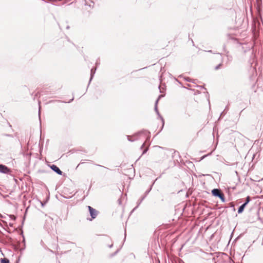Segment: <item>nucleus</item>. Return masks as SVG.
I'll return each instance as SVG.
<instances>
[{
  "mask_svg": "<svg viewBox=\"0 0 263 263\" xmlns=\"http://www.w3.org/2000/svg\"><path fill=\"white\" fill-rule=\"evenodd\" d=\"M226 111L223 110L221 114H220V117H219V119H218V120H220V119L223 117V116L225 115V114H226Z\"/></svg>",
  "mask_w": 263,
  "mask_h": 263,
  "instance_id": "412c9836",
  "label": "nucleus"
},
{
  "mask_svg": "<svg viewBox=\"0 0 263 263\" xmlns=\"http://www.w3.org/2000/svg\"><path fill=\"white\" fill-rule=\"evenodd\" d=\"M159 89H160V92H162V91H161V89H160V86H159Z\"/></svg>",
  "mask_w": 263,
  "mask_h": 263,
  "instance_id": "4c0bfd02",
  "label": "nucleus"
},
{
  "mask_svg": "<svg viewBox=\"0 0 263 263\" xmlns=\"http://www.w3.org/2000/svg\"><path fill=\"white\" fill-rule=\"evenodd\" d=\"M185 81H187V82H192V83H195V80H192L189 77H183Z\"/></svg>",
  "mask_w": 263,
  "mask_h": 263,
  "instance_id": "4468645a",
  "label": "nucleus"
},
{
  "mask_svg": "<svg viewBox=\"0 0 263 263\" xmlns=\"http://www.w3.org/2000/svg\"><path fill=\"white\" fill-rule=\"evenodd\" d=\"M12 171L7 166L0 164V173L4 174H11Z\"/></svg>",
  "mask_w": 263,
  "mask_h": 263,
  "instance_id": "39448f33",
  "label": "nucleus"
},
{
  "mask_svg": "<svg viewBox=\"0 0 263 263\" xmlns=\"http://www.w3.org/2000/svg\"><path fill=\"white\" fill-rule=\"evenodd\" d=\"M96 68H92L90 70V79H89V83H88V86H87V87H88L89 85L90 84L91 80H92L93 77H94V75L96 73Z\"/></svg>",
  "mask_w": 263,
  "mask_h": 263,
  "instance_id": "6e6552de",
  "label": "nucleus"
},
{
  "mask_svg": "<svg viewBox=\"0 0 263 263\" xmlns=\"http://www.w3.org/2000/svg\"><path fill=\"white\" fill-rule=\"evenodd\" d=\"M246 206V205L244 204H242L240 206H239L238 208V214H241L243 212Z\"/></svg>",
  "mask_w": 263,
  "mask_h": 263,
  "instance_id": "1a4fd4ad",
  "label": "nucleus"
},
{
  "mask_svg": "<svg viewBox=\"0 0 263 263\" xmlns=\"http://www.w3.org/2000/svg\"><path fill=\"white\" fill-rule=\"evenodd\" d=\"M9 127H12L11 125L9 123H8Z\"/></svg>",
  "mask_w": 263,
  "mask_h": 263,
  "instance_id": "ea45409f",
  "label": "nucleus"
},
{
  "mask_svg": "<svg viewBox=\"0 0 263 263\" xmlns=\"http://www.w3.org/2000/svg\"><path fill=\"white\" fill-rule=\"evenodd\" d=\"M225 45H223V49L224 50L225 49Z\"/></svg>",
  "mask_w": 263,
  "mask_h": 263,
  "instance_id": "a19ab883",
  "label": "nucleus"
},
{
  "mask_svg": "<svg viewBox=\"0 0 263 263\" xmlns=\"http://www.w3.org/2000/svg\"><path fill=\"white\" fill-rule=\"evenodd\" d=\"M2 136H6V137H11V138H13V135H11V134H2Z\"/></svg>",
  "mask_w": 263,
  "mask_h": 263,
  "instance_id": "6ab92c4d",
  "label": "nucleus"
},
{
  "mask_svg": "<svg viewBox=\"0 0 263 263\" xmlns=\"http://www.w3.org/2000/svg\"><path fill=\"white\" fill-rule=\"evenodd\" d=\"M222 63L219 64L218 65H217L215 67V70H218L220 68L221 66H222Z\"/></svg>",
  "mask_w": 263,
  "mask_h": 263,
  "instance_id": "a211bd4d",
  "label": "nucleus"
},
{
  "mask_svg": "<svg viewBox=\"0 0 263 263\" xmlns=\"http://www.w3.org/2000/svg\"><path fill=\"white\" fill-rule=\"evenodd\" d=\"M40 202L42 207H44L46 203V202L40 201Z\"/></svg>",
  "mask_w": 263,
  "mask_h": 263,
  "instance_id": "b1692460",
  "label": "nucleus"
},
{
  "mask_svg": "<svg viewBox=\"0 0 263 263\" xmlns=\"http://www.w3.org/2000/svg\"><path fill=\"white\" fill-rule=\"evenodd\" d=\"M163 97V95H159V97H158V98H157V100H158V101H159V99H160V98H161L162 97Z\"/></svg>",
  "mask_w": 263,
  "mask_h": 263,
  "instance_id": "c756f323",
  "label": "nucleus"
},
{
  "mask_svg": "<svg viewBox=\"0 0 263 263\" xmlns=\"http://www.w3.org/2000/svg\"><path fill=\"white\" fill-rule=\"evenodd\" d=\"M191 41H192V43H193V45H194L193 40L192 39H191Z\"/></svg>",
  "mask_w": 263,
  "mask_h": 263,
  "instance_id": "58836bf2",
  "label": "nucleus"
},
{
  "mask_svg": "<svg viewBox=\"0 0 263 263\" xmlns=\"http://www.w3.org/2000/svg\"><path fill=\"white\" fill-rule=\"evenodd\" d=\"M143 200L144 199L142 197L140 199H139L137 202V205L133 209L131 213L133 212L138 207V206L141 204V203L142 202Z\"/></svg>",
  "mask_w": 263,
  "mask_h": 263,
  "instance_id": "9b49d317",
  "label": "nucleus"
},
{
  "mask_svg": "<svg viewBox=\"0 0 263 263\" xmlns=\"http://www.w3.org/2000/svg\"><path fill=\"white\" fill-rule=\"evenodd\" d=\"M148 146H147L146 147H145L144 148V149L143 151L142 155L145 154L148 151Z\"/></svg>",
  "mask_w": 263,
  "mask_h": 263,
  "instance_id": "aec40b11",
  "label": "nucleus"
},
{
  "mask_svg": "<svg viewBox=\"0 0 263 263\" xmlns=\"http://www.w3.org/2000/svg\"><path fill=\"white\" fill-rule=\"evenodd\" d=\"M179 77L181 78V77H183V76H182V75H180V76H179Z\"/></svg>",
  "mask_w": 263,
  "mask_h": 263,
  "instance_id": "37998d69",
  "label": "nucleus"
},
{
  "mask_svg": "<svg viewBox=\"0 0 263 263\" xmlns=\"http://www.w3.org/2000/svg\"><path fill=\"white\" fill-rule=\"evenodd\" d=\"M120 251V249H117L114 253H111L109 255L110 257H112L115 256Z\"/></svg>",
  "mask_w": 263,
  "mask_h": 263,
  "instance_id": "dca6fc26",
  "label": "nucleus"
},
{
  "mask_svg": "<svg viewBox=\"0 0 263 263\" xmlns=\"http://www.w3.org/2000/svg\"><path fill=\"white\" fill-rule=\"evenodd\" d=\"M69 28V26H67V27H66V28H67V29H68Z\"/></svg>",
  "mask_w": 263,
  "mask_h": 263,
  "instance_id": "c03bdc74",
  "label": "nucleus"
},
{
  "mask_svg": "<svg viewBox=\"0 0 263 263\" xmlns=\"http://www.w3.org/2000/svg\"><path fill=\"white\" fill-rule=\"evenodd\" d=\"M22 236H23V241L25 242V237L23 234H22Z\"/></svg>",
  "mask_w": 263,
  "mask_h": 263,
  "instance_id": "c9c22d12",
  "label": "nucleus"
},
{
  "mask_svg": "<svg viewBox=\"0 0 263 263\" xmlns=\"http://www.w3.org/2000/svg\"><path fill=\"white\" fill-rule=\"evenodd\" d=\"M141 135H144L145 137H146L147 140H149L151 137V133L149 131L146 129H142L140 130L132 136H127V138L129 141L134 142L135 140H137L138 139V137Z\"/></svg>",
  "mask_w": 263,
  "mask_h": 263,
  "instance_id": "f257e3e1",
  "label": "nucleus"
},
{
  "mask_svg": "<svg viewBox=\"0 0 263 263\" xmlns=\"http://www.w3.org/2000/svg\"><path fill=\"white\" fill-rule=\"evenodd\" d=\"M208 52H210V53H213V51H212V50H208ZM213 53H214V54H215V52H213ZM216 53V54H219L221 55V53Z\"/></svg>",
  "mask_w": 263,
  "mask_h": 263,
  "instance_id": "a878e982",
  "label": "nucleus"
},
{
  "mask_svg": "<svg viewBox=\"0 0 263 263\" xmlns=\"http://www.w3.org/2000/svg\"><path fill=\"white\" fill-rule=\"evenodd\" d=\"M1 263H10L9 259L7 258H3L0 259Z\"/></svg>",
  "mask_w": 263,
  "mask_h": 263,
  "instance_id": "ddd939ff",
  "label": "nucleus"
},
{
  "mask_svg": "<svg viewBox=\"0 0 263 263\" xmlns=\"http://www.w3.org/2000/svg\"><path fill=\"white\" fill-rule=\"evenodd\" d=\"M211 194L213 196L219 198L222 202H226V198L221 189L215 188L212 190Z\"/></svg>",
  "mask_w": 263,
  "mask_h": 263,
  "instance_id": "f03ea898",
  "label": "nucleus"
},
{
  "mask_svg": "<svg viewBox=\"0 0 263 263\" xmlns=\"http://www.w3.org/2000/svg\"><path fill=\"white\" fill-rule=\"evenodd\" d=\"M253 62L251 63V66H252Z\"/></svg>",
  "mask_w": 263,
  "mask_h": 263,
  "instance_id": "79ce46f5",
  "label": "nucleus"
},
{
  "mask_svg": "<svg viewBox=\"0 0 263 263\" xmlns=\"http://www.w3.org/2000/svg\"><path fill=\"white\" fill-rule=\"evenodd\" d=\"M83 162H81V163L79 164V165H80V164H83Z\"/></svg>",
  "mask_w": 263,
  "mask_h": 263,
  "instance_id": "09e8293b",
  "label": "nucleus"
},
{
  "mask_svg": "<svg viewBox=\"0 0 263 263\" xmlns=\"http://www.w3.org/2000/svg\"><path fill=\"white\" fill-rule=\"evenodd\" d=\"M158 100H156L155 103V107H154V110L155 112H156L158 116L160 118L162 121V126L161 127V128L160 130L158 132L157 134H158L163 128L164 125V119L162 117V116L160 115V114L159 112L158 109Z\"/></svg>",
  "mask_w": 263,
  "mask_h": 263,
  "instance_id": "20e7f679",
  "label": "nucleus"
},
{
  "mask_svg": "<svg viewBox=\"0 0 263 263\" xmlns=\"http://www.w3.org/2000/svg\"><path fill=\"white\" fill-rule=\"evenodd\" d=\"M198 87L200 88H203L204 89H206V88L204 87V86L203 85V86H201V85H199V86H197Z\"/></svg>",
  "mask_w": 263,
  "mask_h": 263,
  "instance_id": "393cba45",
  "label": "nucleus"
},
{
  "mask_svg": "<svg viewBox=\"0 0 263 263\" xmlns=\"http://www.w3.org/2000/svg\"><path fill=\"white\" fill-rule=\"evenodd\" d=\"M87 208L88 209L89 214L91 216V218H87V220L91 221L92 220L95 219L97 217V215L99 214V211H98L97 210L89 205L87 206Z\"/></svg>",
  "mask_w": 263,
  "mask_h": 263,
  "instance_id": "7ed1b4c3",
  "label": "nucleus"
},
{
  "mask_svg": "<svg viewBox=\"0 0 263 263\" xmlns=\"http://www.w3.org/2000/svg\"><path fill=\"white\" fill-rule=\"evenodd\" d=\"M144 146H145V143H143L142 144V145L141 146V147H140V149H142V148H143Z\"/></svg>",
  "mask_w": 263,
  "mask_h": 263,
  "instance_id": "7c9ffc66",
  "label": "nucleus"
},
{
  "mask_svg": "<svg viewBox=\"0 0 263 263\" xmlns=\"http://www.w3.org/2000/svg\"><path fill=\"white\" fill-rule=\"evenodd\" d=\"M38 95H39V92H37L35 94L34 97H33V100H35V98L37 97L38 96Z\"/></svg>",
  "mask_w": 263,
  "mask_h": 263,
  "instance_id": "bb28decb",
  "label": "nucleus"
},
{
  "mask_svg": "<svg viewBox=\"0 0 263 263\" xmlns=\"http://www.w3.org/2000/svg\"><path fill=\"white\" fill-rule=\"evenodd\" d=\"M40 103H41L40 101H39V117L40 119V118H41V106H40Z\"/></svg>",
  "mask_w": 263,
  "mask_h": 263,
  "instance_id": "f3484780",
  "label": "nucleus"
},
{
  "mask_svg": "<svg viewBox=\"0 0 263 263\" xmlns=\"http://www.w3.org/2000/svg\"><path fill=\"white\" fill-rule=\"evenodd\" d=\"M10 217H11V218L14 220H15L16 219V217L13 215H10Z\"/></svg>",
  "mask_w": 263,
  "mask_h": 263,
  "instance_id": "4be33fe9",
  "label": "nucleus"
},
{
  "mask_svg": "<svg viewBox=\"0 0 263 263\" xmlns=\"http://www.w3.org/2000/svg\"><path fill=\"white\" fill-rule=\"evenodd\" d=\"M48 166L55 173L60 175H63V172L55 164H49Z\"/></svg>",
  "mask_w": 263,
  "mask_h": 263,
  "instance_id": "423d86ee",
  "label": "nucleus"
},
{
  "mask_svg": "<svg viewBox=\"0 0 263 263\" xmlns=\"http://www.w3.org/2000/svg\"><path fill=\"white\" fill-rule=\"evenodd\" d=\"M140 157L139 158H138V159H137V161L139 159H140Z\"/></svg>",
  "mask_w": 263,
  "mask_h": 263,
  "instance_id": "a18cd8bd",
  "label": "nucleus"
},
{
  "mask_svg": "<svg viewBox=\"0 0 263 263\" xmlns=\"http://www.w3.org/2000/svg\"><path fill=\"white\" fill-rule=\"evenodd\" d=\"M229 110V107H228V106L227 105V106L226 107V108H225V109H224V111H227V110Z\"/></svg>",
  "mask_w": 263,
  "mask_h": 263,
  "instance_id": "2f4dec72",
  "label": "nucleus"
},
{
  "mask_svg": "<svg viewBox=\"0 0 263 263\" xmlns=\"http://www.w3.org/2000/svg\"><path fill=\"white\" fill-rule=\"evenodd\" d=\"M112 247H113V244L112 243L110 245H108V247L110 248H112Z\"/></svg>",
  "mask_w": 263,
  "mask_h": 263,
  "instance_id": "72a5a7b5",
  "label": "nucleus"
},
{
  "mask_svg": "<svg viewBox=\"0 0 263 263\" xmlns=\"http://www.w3.org/2000/svg\"><path fill=\"white\" fill-rule=\"evenodd\" d=\"M252 48L253 47L252 46H249L248 47H246V48L243 46L242 47V48L244 49L243 52L245 53H246L247 52L249 51V52H250L252 55L254 57V55H253V49H252Z\"/></svg>",
  "mask_w": 263,
  "mask_h": 263,
  "instance_id": "0eeeda50",
  "label": "nucleus"
},
{
  "mask_svg": "<svg viewBox=\"0 0 263 263\" xmlns=\"http://www.w3.org/2000/svg\"><path fill=\"white\" fill-rule=\"evenodd\" d=\"M73 99H74V97H73L71 100H70L68 102V103H70V102H71L73 100Z\"/></svg>",
  "mask_w": 263,
  "mask_h": 263,
  "instance_id": "473e14b6",
  "label": "nucleus"
},
{
  "mask_svg": "<svg viewBox=\"0 0 263 263\" xmlns=\"http://www.w3.org/2000/svg\"><path fill=\"white\" fill-rule=\"evenodd\" d=\"M146 195H144L142 197V198L143 199H144L146 198Z\"/></svg>",
  "mask_w": 263,
  "mask_h": 263,
  "instance_id": "f704fd0d",
  "label": "nucleus"
},
{
  "mask_svg": "<svg viewBox=\"0 0 263 263\" xmlns=\"http://www.w3.org/2000/svg\"><path fill=\"white\" fill-rule=\"evenodd\" d=\"M64 198H66V199H68V197H64Z\"/></svg>",
  "mask_w": 263,
  "mask_h": 263,
  "instance_id": "49530a36",
  "label": "nucleus"
},
{
  "mask_svg": "<svg viewBox=\"0 0 263 263\" xmlns=\"http://www.w3.org/2000/svg\"><path fill=\"white\" fill-rule=\"evenodd\" d=\"M126 231L125 232V236H126Z\"/></svg>",
  "mask_w": 263,
  "mask_h": 263,
  "instance_id": "de8ad7c7",
  "label": "nucleus"
},
{
  "mask_svg": "<svg viewBox=\"0 0 263 263\" xmlns=\"http://www.w3.org/2000/svg\"><path fill=\"white\" fill-rule=\"evenodd\" d=\"M155 183V181L153 182V183L151 185L150 188L149 189H148L147 190H146L145 191V192L144 193V195L147 196L148 195V194L149 193V192L151 191L152 190V186L154 184V183Z\"/></svg>",
  "mask_w": 263,
  "mask_h": 263,
  "instance_id": "2eb2a0df",
  "label": "nucleus"
},
{
  "mask_svg": "<svg viewBox=\"0 0 263 263\" xmlns=\"http://www.w3.org/2000/svg\"><path fill=\"white\" fill-rule=\"evenodd\" d=\"M228 207H229L230 208H232V210L235 212L236 211V209L235 208V204L233 202H230L229 204H228V206H225L224 208H227Z\"/></svg>",
  "mask_w": 263,
  "mask_h": 263,
  "instance_id": "9d476101",
  "label": "nucleus"
},
{
  "mask_svg": "<svg viewBox=\"0 0 263 263\" xmlns=\"http://www.w3.org/2000/svg\"><path fill=\"white\" fill-rule=\"evenodd\" d=\"M118 203H119V204H121V203H122L121 199H119L118 200Z\"/></svg>",
  "mask_w": 263,
  "mask_h": 263,
  "instance_id": "c85d7f7f",
  "label": "nucleus"
},
{
  "mask_svg": "<svg viewBox=\"0 0 263 263\" xmlns=\"http://www.w3.org/2000/svg\"><path fill=\"white\" fill-rule=\"evenodd\" d=\"M206 156H207V155H204V156H202V157H201V158H200V160H203V159L204 158H205Z\"/></svg>",
  "mask_w": 263,
  "mask_h": 263,
  "instance_id": "cd10ccee",
  "label": "nucleus"
},
{
  "mask_svg": "<svg viewBox=\"0 0 263 263\" xmlns=\"http://www.w3.org/2000/svg\"><path fill=\"white\" fill-rule=\"evenodd\" d=\"M251 200V197L249 196H248L246 197L245 201L243 204H244L245 205H246L247 206V204L250 202Z\"/></svg>",
  "mask_w": 263,
  "mask_h": 263,
  "instance_id": "f8f14e48",
  "label": "nucleus"
},
{
  "mask_svg": "<svg viewBox=\"0 0 263 263\" xmlns=\"http://www.w3.org/2000/svg\"><path fill=\"white\" fill-rule=\"evenodd\" d=\"M206 94H207V96H208V98H209V93L208 92H206ZM208 101H209V98H208Z\"/></svg>",
  "mask_w": 263,
  "mask_h": 263,
  "instance_id": "e433bc0d",
  "label": "nucleus"
},
{
  "mask_svg": "<svg viewBox=\"0 0 263 263\" xmlns=\"http://www.w3.org/2000/svg\"><path fill=\"white\" fill-rule=\"evenodd\" d=\"M95 164L96 165L98 166L102 167H103V168H104L108 169V168H107V167H105V166H103V165H100V164Z\"/></svg>",
  "mask_w": 263,
  "mask_h": 263,
  "instance_id": "5701e85b",
  "label": "nucleus"
}]
</instances>
